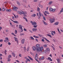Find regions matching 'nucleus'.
I'll return each instance as SVG.
<instances>
[{
    "label": "nucleus",
    "instance_id": "52",
    "mask_svg": "<svg viewBox=\"0 0 63 63\" xmlns=\"http://www.w3.org/2000/svg\"><path fill=\"white\" fill-rule=\"evenodd\" d=\"M6 52H7V51L6 50H5V51H4V53L6 54H7V53H6Z\"/></svg>",
    "mask_w": 63,
    "mask_h": 63
},
{
    "label": "nucleus",
    "instance_id": "20",
    "mask_svg": "<svg viewBox=\"0 0 63 63\" xmlns=\"http://www.w3.org/2000/svg\"><path fill=\"white\" fill-rule=\"evenodd\" d=\"M58 24H59V22H57L55 23V24L56 25H58Z\"/></svg>",
    "mask_w": 63,
    "mask_h": 63
},
{
    "label": "nucleus",
    "instance_id": "5",
    "mask_svg": "<svg viewBox=\"0 0 63 63\" xmlns=\"http://www.w3.org/2000/svg\"><path fill=\"white\" fill-rule=\"evenodd\" d=\"M30 22L32 23V25H37V23L35 21L33 22L32 21H31Z\"/></svg>",
    "mask_w": 63,
    "mask_h": 63
},
{
    "label": "nucleus",
    "instance_id": "15",
    "mask_svg": "<svg viewBox=\"0 0 63 63\" xmlns=\"http://www.w3.org/2000/svg\"><path fill=\"white\" fill-rule=\"evenodd\" d=\"M50 51V50H49V48H47V49L45 50V51L46 52H48V51H49V52Z\"/></svg>",
    "mask_w": 63,
    "mask_h": 63
},
{
    "label": "nucleus",
    "instance_id": "19",
    "mask_svg": "<svg viewBox=\"0 0 63 63\" xmlns=\"http://www.w3.org/2000/svg\"><path fill=\"white\" fill-rule=\"evenodd\" d=\"M5 39L6 41H7V42H9V38L8 37H6L5 38Z\"/></svg>",
    "mask_w": 63,
    "mask_h": 63
},
{
    "label": "nucleus",
    "instance_id": "58",
    "mask_svg": "<svg viewBox=\"0 0 63 63\" xmlns=\"http://www.w3.org/2000/svg\"><path fill=\"white\" fill-rule=\"evenodd\" d=\"M12 19L13 20H15V17L14 16H13L12 17Z\"/></svg>",
    "mask_w": 63,
    "mask_h": 63
},
{
    "label": "nucleus",
    "instance_id": "3",
    "mask_svg": "<svg viewBox=\"0 0 63 63\" xmlns=\"http://www.w3.org/2000/svg\"><path fill=\"white\" fill-rule=\"evenodd\" d=\"M18 13L19 15H21V14H25V13L27 15V12H23L22 11H21V12L19 11Z\"/></svg>",
    "mask_w": 63,
    "mask_h": 63
},
{
    "label": "nucleus",
    "instance_id": "42",
    "mask_svg": "<svg viewBox=\"0 0 63 63\" xmlns=\"http://www.w3.org/2000/svg\"><path fill=\"white\" fill-rule=\"evenodd\" d=\"M58 31L60 33V34H61V32H60V31L59 30V29H58Z\"/></svg>",
    "mask_w": 63,
    "mask_h": 63
},
{
    "label": "nucleus",
    "instance_id": "21",
    "mask_svg": "<svg viewBox=\"0 0 63 63\" xmlns=\"http://www.w3.org/2000/svg\"><path fill=\"white\" fill-rule=\"evenodd\" d=\"M28 57L31 60H32V61H33V59H32V58H31V57H30L29 56H28Z\"/></svg>",
    "mask_w": 63,
    "mask_h": 63
},
{
    "label": "nucleus",
    "instance_id": "27",
    "mask_svg": "<svg viewBox=\"0 0 63 63\" xmlns=\"http://www.w3.org/2000/svg\"><path fill=\"white\" fill-rule=\"evenodd\" d=\"M52 1H50L48 3V4H49V5H50V4H52Z\"/></svg>",
    "mask_w": 63,
    "mask_h": 63
},
{
    "label": "nucleus",
    "instance_id": "8",
    "mask_svg": "<svg viewBox=\"0 0 63 63\" xmlns=\"http://www.w3.org/2000/svg\"><path fill=\"white\" fill-rule=\"evenodd\" d=\"M14 39H15V41L16 42L17 44H18L19 43V42H18V40H17V38L16 37H14Z\"/></svg>",
    "mask_w": 63,
    "mask_h": 63
},
{
    "label": "nucleus",
    "instance_id": "22",
    "mask_svg": "<svg viewBox=\"0 0 63 63\" xmlns=\"http://www.w3.org/2000/svg\"><path fill=\"white\" fill-rule=\"evenodd\" d=\"M26 47H24L23 49L25 52H26Z\"/></svg>",
    "mask_w": 63,
    "mask_h": 63
},
{
    "label": "nucleus",
    "instance_id": "17",
    "mask_svg": "<svg viewBox=\"0 0 63 63\" xmlns=\"http://www.w3.org/2000/svg\"><path fill=\"white\" fill-rule=\"evenodd\" d=\"M43 22L45 25H47V23L45 22L44 20H43Z\"/></svg>",
    "mask_w": 63,
    "mask_h": 63
},
{
    "label": "nucleus",
    "instance_id": "61",
    "mask_svg": "<svg viewBox=\"0 0 63 63\" xmlns=\"http://www.w3.org/2000/svg\"><path fill=\"white\" fill-rule=\"evenodd\" d=\"M2 29V27L0 26V30H1Z\"/></svg>",
    "mask_w": 63,
    "mask_h": 63
},
{
    "label": "nucleus",
    "instance_id": "12",
    "mask_svg": "<svg viewBox=\"0 0 63 63\" xmlns=\"http://www.w3.org/2000/svg\"><path fill=\"white\" fill-rule=\"evenodd\" d=\"M25 42V39H22L21 41V43L22 44H24V42Z\"/></svg>",
    "mask_w": 63,
    "mask_h": 63
},
{
    "label": "nucleus",
    "instance_id": "26",
    "mask_svg": "<svg viewBox=\"0 0 63 63\" xmlns=\"http://www.w3.org/2000/svg\"><path fill=\"white\" fill-rule=\"evenodd\" d=\"M47 36H49V37H50V38H52V37L51 36V35H50L49 34H47Z\"/></svg>",
    "mask_w": 63,
    "mask_h": 63
},
{
    "label": "nucleus",
    "instance_id": "59",
    "mask_svg": "<svg viewBox=\"0 0 63 63\" xmlns=\"http://www.w3.org/2000/svg\"><path fill=\"white\" fill-rule=\"evenodd\" d=\"M42 42H45V40H44V39H42Z\"/></svg>",
    "mask_w": 63,
    "mask_h": 63
},
{
    "label": "nucleus",
    "instance_id": "39",
    "mask_svg": "<svg viewBox=\"0 0 63 63\" xmlns=\"http://www.w3.org/2000/svg\"><path fill=\"white\" fill-rule=\"evenodd\" d=\"M27 61H29V62H30V60L27 58Z\"/></svg>",
    "mask_w": 63,
    "mask_h": 63
},
{
    "label": "nucleus",
    "instance_id": "32",
    "mask_svg": "<svg viewBox=\"0 0 63 63\" xmlns=\"http://www.w3.org/2000/svg\"><path fill=\"white\" fill-rule=\"evenodd\" d=\"M44 47H47V44H45L44 45H43V46Z\"/></svg>",
    "mask_w": 63,
    "mask_h": 63
},
{
    "label": "nucleus",
    "instance_id": "36",
    "mask_svg": "<svg viewBox=\"0 0 63 63\" xmlns=\"http://www.w3.org/2000/svg\"><path fill=\"white\" fill-rule=\"evenodd\" d=\"M6 11L7 12H11V10L10 9H9L8 10H6Z\"/></svg>",
    "mask_w": 63,
    "mask_h": 63
},
{
    "label": "nucleus",
    "instance_id": "31",
    "mask_svg": "<svg viewBox=\"0 0 63 63\" xmlns=\"http://www.w3.org/2000/svg\"><path fill=\"white\" fill-rule=\"evenodd\" d=\"M35 58H38V54H36L35 56Z\"/></svg>",
    "mask_w": 63,
    "mask_h": 63
},
{
    "label": "nucleus",
    "instance_id": "16",
    "mask_svg": "<svg viewBox=\"0 0 63 63\" xmlns=\"http://www.w3.org/2000/svg\"><path fill=\"white\" fill-rule=\"evenodd\" d=\"M57 61L58 62V63H60V59L59 58H58L56 59Z\"/></svg>",
    "mask_w": 63,
    "mask_h": 63
},
{
    "label": "nucleus",
    "instance_id": "51",
    "mask_svg": "<svg viewBox=\"0 0 63 63\" xmlns=\"http://www.w3.org/2000/svg\"><path fill=\"white\" fill-rule=\"evenodd\" d=\"M25 14H26V13H25V14H23L24 15V16H25V17H26V16H27V15H26Z\"/></svg>",
    "mask_w": 63,
    "mask_h": 63
},
{
    "label": "nucleus",
    "instance_id": "30",
    "mask_svg": "<svg viewBox=\"0 0 63 63\" xmlns=\"http://www.w3.org/2000/svg\"><path fill=\"white\" fill-rule=\"evenodd\" d=\"M33 37L35 38H39V37L38 36H36L35 35L33 36Z\"/></svg>",
    "mask_w": 63,
    "mask_h": 63
},
{
    "label": "nucleus",
    "instance_id": "2",
    "mask_svg": "<svg viewBox=\"0 0 63 63\" xmlns=\"http://www.w3.org/2000/svg\"><path fill=\"white\" fill-rule=\"evenodd\" d=\"M40 9L39 8V7H38L37 8V11L39 12V14L40 16H43V14H41V12H40Z\"/></svg>",
    "mask_w": 63,
    "mask_h": 63
},
{
    "label": "nucleus",
    "instance_id": "44",
    "mask_svg": "<svg viewBox=\"0 0 63 63\" xmlns=\"http://www.w3.org/2000/svg\"><path fill=\"white\" fill-rule=\"evenodd\" d=\"M30 38L32 40H34V38H33L32 36H31L30 37Z\"/></svg>",
    "mask_w": 63,
    "mask_h": 63
},
{
    "label": "nucleus",
    "instance_id": "24",
    "mask_svg": "<svg viewBox=\"0 0 63 63\" xmlns=\"http://www.w3.org/2000/svg\"><path fill=\"white\" fill-rule=\"evenodd\" d=\"M12 57V56L11 55H9L8 56V59H10V58Z\"/></svg>",
    "mask_w": 63,
    "mask_h": 63
},
{
    "label": "nucleus",
    "instance_id": "43",
    "mask_svg": "<svg viewBox=\"0 0 63 63\" xmlns=\"http://www.w3.org/2000/svg\"><path fill=\"white\" fill-rule=\"evenodd\" d=\"M45 40H46V41H47V42H49V40L47 39V38H45Z\"/></svg>",
    "mask_w": 63,
    "mask_h": 63
},
{
    "label": "nucleus",
    "instance_id": "50",
    "mask_svg": "<svg viewBox=\"0 0 63 63\" xmlns=\"http://www.w3.org/2000/svg\"><path fill=\"white\" fill-rule=\"evenodd\" d=\"M11 34H12V35H14V36H15V37H16V35H15V34H14V33H11Z\"/></svg>",
    "mask_w": 63,
    "mask_h": 63
},
{
    "label": "nucleus",
    "instance_id": "28",
    "mask_svg": "<svg viewBox=\"0 0 63 63\" xmlns=\"http://www.w3.org/2000/svg\"><path fill=\"white\" fill-rule=\"evenodd\" d=\"M62 12H63V8H62L61 9V11H60L61 14V13H62Z\"/></svg>",
    "mask_w": 63,
    "mask_h": 63
},
{
    "label": "nucleus",
    "instance_id": "49",
    "mask_svg": "<svg viewBox=\"0 0 63 63\" xmlns=\"http://www.w3.org/2000/svg\"><path fill=\"white\" fill-rule=\"evenodd\" d=\"M37 59H38V58H35V60L36 61L38 62H39V61H38V60H37Z\"/></svg>",
    "mask_w": 63,
    "mask_h": 63
},
{
    "label": "nucleus",
    "instance_id": "6",
    "mask_svg": "<svg viewBox=\"0 0 63 63\" xmlns=\"http://www.w3.org/2000/svg\"><path fill=\"white\" fill-rule=\"evenodd\" d=\"M19 28L21 30V31L20 32H23V29H22V26L20 25H19Z\"/></svg>",
    "mask_w": 63,
    "mask_h": 63
},
{
    "label": "nucleus",
    "instance_id": "41",
    "mask_svg": "<svg viewBox=\"0 0 63 63\" xmlns=\"http://www.w3.org/2000/svg\"><path fill=\"white\" fill-rule=\"evenodd\" d=\"M55 11V9H52V12H54V11Z\"/></svg>",
    "mask_w": 63,
    "mask_h": 63
},
{
    "label": "nucleus",
    "instance_id": "18",
    "mask_svg": "<svg viewBox=\"0 0 63 63\" xmlns=\"http://www.w3.org/2000/svg\"><path fill=\"white\" fill-rule=\"evenodd\" d=\"M47 59L48 60H49L50 61H52V59H51V58H50V57H48Z\"/></svg>",
    "mask_w": 63,
    "mask_h": 63
},
{
    "label": "nucleus",
    "instance_id": "1",
    "mask_svg": "<svg viewBox=\"0 0 63 63\" xmlns=\"http://www.w3.org/2000/svg\"><path fill=\"white\" fill-rule=\"evenodd\" d=\"M36 50L37 51H39L40 52V51H41L42 53V51L43 50V47L42 46L41 47H40V44H37L36 45Z\"/></svg>",
    "mask_w": 63,
    "mask_h": 63
},
{
    "label": "nucleus",
    "instance_id": "25",
    "mask_svg": "<svg viewBox=\"0 0 63 63\" xmlns=\"http://www.w3.org/2000/svg\"><path fill=\"white\" fill-rule=\"evenodd\" d=\"M23 19H24L26 20V21H27V22H28V20H27V18L25 17H23Z\"/></svg>",
    "mask_w": 63,
    "mask_h": 63
},
{
    "label": "nucleus",
    "instance_id": "23",
    "mask_svg": "<svg viewBox=\"0 0 63 63\" xmlns=\"http://www.w3.org/2000/svg\"><path fill=\"white\" fill-rule=\"evenodd\" d=\"M12 55H13V56L15 57H16V55H15V54L14 53H12Z\"/></svg>",
    "mask_w": 63,
    "mask_h": 63
},
{
    "label": "nucleus",
    "instance_id": "55",
    "mask_svg": "<svg viewBox=\"0 0 63 63\" xmlns=\"http://www.w3.org/2000/svg\"><path fill=\"white\" fill-rule=\"evenodd\" d=\"M23 30L25 31H27V30L25 28Z\"/></svg>",
    "mask_w": 63,
    "mask_h": 63
},
{
    "label": "nucleus",
    "instance_id": "11",
    "mask_svg": "<svg viewBox=\"0 0 63 63\" xmlns=\"http://www.w3.org/2000/svg\"><path fill=\"white\" fill-rule=\"evenodd\" d=\"M44 56L41 57V58H39V59L40 61H42L43 60H44Z\"/></svg>",
    "mask_w": 63,
    "mask_h": 63
},
{
    "label": "nucleus",
    "instance_id": "37",
    "mask_svg": "<svg viewBox=\"0 0 63 63\" xmlns=\"http://www.w3.org/2000/svg\"><path fill=\"white\" fill-rule=\"evenodd\" d=\"M17 4H18V5L19 6H20V3L18 1H17Z\"/></svg>",
    "mask_w": 63,
    "mask_h": 63
},
{
    "label": "nucleus",
    "instance_id": "33",
    "mask_svg": "<svg viewBox=\"0 0 63 63\" xmlns=\"http://www.w3.org/2000/svg\"><path fill=\"white\" fill-rule=\"evenodd\" d=\"M45 13H46V14H47L48 15H49V13L47 11H45Z\"/></svg>",
    "mask_w": 63,
    "mask_h": 63
},
{
    "label": "nucleus",
    "instance_id": "47",
    "mask_svg": "<svg viewBox=\"0 0 63 63\" xmlns=\"http://www.w3.org/2000/svg\"><path fill=\"white\" fill-rule=\"evenodd\" d=\"M29 47H28L27 49V51H29Z\"/></svg>",
    "mask_w": 63,
    "mask_h": 63
},
{
    "label": "nucleus",
    "instance_id": "7",
    "mask_svg": "<svg viewBox=\"0 0 63 63\" xmlns=\"http://www.w3.org/2000/svg\"><path fill=\"white\" fill-rule=\"evenodd\" d=\"M54 19H49V21H50L51 23H53L54 22Z\"/></svg>",
    "mask_w": 63,
    "mask_h": 63
},
{
    "label": "nucleus",
    "instance_id": "40",
    "mask_svg": "<svg viewBox=\"0 0 63 63\" xmlns=\"http://www.w3.org/2000/svg\"><path fill=\"white\" fill-rule=\"evenodd\" d=\"M34 28H37V25H34L33 26Z\"/></svg>",
    "mask_w": 63,
    "mask_h": 63
},
{
    "label": "nucleus",
    "instance_id": "14",
    "mask_svg": "<svg viewBox=\"0 0 63 63\" xmlns=\"http://www.w3.org/2000/svg\"><path fill=\"white\" fill-rule=\"evenodd\" d=\"M32 48L33 51H35V50H36V47H35V46L33 47H32Z\"/></svg>",
    "mask_w": 63,
    "mask_h": 63
},
{
    "label": "nucleus",
    "instance_id": "63",
    "mask_svg": "<svg viewBox=\"0 0 63 63\" xmlns=\"http://www.w3.org/2000/svg\"><path fill=\"white\" fill-rule=\"evenodd\" d=\"M61 32H63V30H62V29H61L60 30Z\"/></svg>",
    "mask_w": 63,
    "mask_h": 63
},
{
    "label": "nucleus",
    "instance_id": "29",
    "mask_svg": "<svg viewBox=\"0 0 63 63\" xmlns=\"http://www.w3.org/2000/svg\"><path fill=\"white\" fill-rule=\"evenodd\" d=\"M43 19L45 21H46V18L44 16H43Z\"/></svg>",
    "mask_w": 63,
    "mask_h": 63
},
{
    "label": "nucleus",
    "instance_id": "35",
    "mask_svg": "<svg viewBox=\"0 0 63 63\" xmlns=\"http://www.w3.org/2000/svg\"><path fill=\"white\" fill-rule=\"evenodd\" d=\"M52 8H50V12H52Z\"/></svg>",
    "mask_w": 63,
    "mask_h": 63
},
{
    "label": "nucleus",
    "instance_id": "45",
    "mask_svg": "<svg viewBox=\"0 0 63 63\" xmlns=\"http://www.w3.org/2000/svg\"><path fill=\"white\" fill-rule=\"evenodd\" d=\"M9 31V30L8 29H6V32H8Z\"/></svg>",
    "mask_w": 63,
    "mask_h": 63
},
{
    "label": "nucleus",
    "instance_id": "62",
    "mask_svg": "<svg viewBox=\"0 0 63 63\" xmlns=\"http://www.w3.org/2000/svg\"><path fill=\"white\" fill-rule=\"evenodd\" d=\"M35 41H36V42H38V39H35Z\"/></svg>",
    "mask_w": 63,
    "mask_h": 63
},
{
    "label": "nucleus",
    "instance_id": "9",
    "mask_svg": "<svg viewBox=\"0 0 63 63\" xmlns=\"http://www.w3.org/2000/svg\"><path fill=\"white\" fill-rule=\"evenodd\" d=\"M54 33L55 35V31H52L51 32V34L52 36H54V34L53 33Z\"/></svg>",
    "mask_w": 63,
    "mask_h": 63
},
{
    "label": "nucleus",
    "instance_id": "60",
    "mask_svg": "<svg viewBox=\"0 0 63 63\" xmlns=\"http://www.w3.org/2000/svg\"><path fill=\"white\" fill-rule=\"evenodd\" d=\"M8 44L9 45H11V43H10V42H8Z\"/></svg>",
    "mask_w": 63,
    "mask_h": 63
},
{
    "label": "nucleus",
    "instance_id": "13",
    "mask_svg": "<svg viewBox=\"0 0 63 63\" xmlns=\"http://www.w3.org/2000/svg\"><path fill=\"white\" fill-rule=\"evenodd\" d=\"M37 29H36V28H33L32 29V31H33V32H36V31H37Z\"/></svg>",
    "mask_w": 63,
    "mask_h": 63
},
{
    "label": "nucleus",
    "instance_id": "54",
    "mask_svg": "<svg viewBox=\"0 0 63 63\" xmlns=\"http://www.w3.org/2000/svg\"><path fill=\"white\" fill-rule=\"evenodd\" d=\"M16 62H18V63H20V62L18 61V60H16Z\"/></svg>",
    "mask_w": 63,
    "mask_h": 63
},
{
    "label": "nucleus",
    "instance_id": "34",
    "mask_svg": "<svg viewBox=\"0 0 63 63\" xmlns=\"http://www.w3.org/2000/svg\"><path fill=\"white\" fill-rule=\"evenodd\" d=\"M36 16V15L35 14H34L32 15V16H34V17H35V16Z\"/></svg>",
    "mask_w": 63,
    "mask_h": 63
},
{
    "label": "nucleus",
    "instance_id": "56",
    "mask_svg": "<svg viewBox=\"0 0 63 63\" xmlns=\"http://www.w3.org/2000/svg\"><path fill=\"white\" fill-rule=\"evenodd\" d=\"M19 57H21V54H19Z\"/></svg>",
    "mask_w": 63,
    "mask_h": 63
},
{
    "label": "nucleus",
    "instance_id": "64",
    "mask_svg": "<svg viewBox=\"0 0 63 63\" xmlns=\"http://www.w3.org/2000/svg\"><path fill=\"white\" fill-rule=\"evenodd\" d=\"M29 31L31 33H33V32H32V31L31 30H29Z\"/></svg>",
    "mask_w": 63,
    "mask_h": 63
},
{
    "label": "nucleus",
    "instance_id": "53",
    "mask_svg": "<svg viewBox=\"0 0 63 63\" xmlns=\"http://www.w3.org/2000/svg\"><path fill=\"white\" fill-rule=\"evenodd\" d=\"M2 11L3 12H4V11H5V9L4 8H3L2 9Z\"/></svg>",
    "mask_w": 63,
    "mask_h": 63
},
{
    "label": "nucleus",
    "instance_id": "57",
    "mask_svg": "<svg viewBox=\"0 0 63 63\" xmlns=\"http://www.w3.org/2000/svg\"><path fill=\"white\" fill-rule=\"evenodd\" d=\"M34 1L35 2H38V0H34Z\"/></svg>",
    "mask_w": 63,
    "mask_h": 63
},
{
    "label": "nucleus",
    "instance_id": "38",
    "mask_svg": "<svg viewBox=\"0 0 63 63\" xmlns=\"http://www.w3.org/2000/svg\"><path fill=\"white\" fill-rule=\"evenodd\" d=\"M51 47L53 49V50H55V48H54V47H53V46H51Z\"/></svg>",
    "mask_w": 63,
    "mask_h": 63
},
{
    "label": "nucleus",
    "instance_id": "46",
    "mask_svg": "<svg viewBox=\"0 0 63 63\" xmlns=\"http://www.w3.org/2000/svg\"><path fill=\"white\" fill-rule=\"evenodd\" d=\"M15 34H16L17 33V31H16V30L15 31Z\"/></svg>",
    "mask_w": 63,
    "mask_h": 63
},
{
    "label": "nucleus",
    "instance_id": "10",
    "mask_svg": "<svg viewBox=\"0 0 63 63\" xmlns=\"http://www.w3.org/2000/svg\"><path fill=\"white\" fill-rule=\"evenodd\" d=\"M10 20H11L12 21H13V22H14V23H17V24H18V22L17 21H13V20H12V19H10Z\"/></svg>",
    "mask_w": 63,
    "mask_h": 63
},
{
    "label": "nucleus",
    "instance_id": "48",
    "mask_svg": "<svg viewBox=\"0 0 63 63\" xmlns=\"http://www.w3.org/2000/svg\"><path fill=\"white\" fill-rule=\"evenodd\" d=\"M24 34L23 33H20V36H22V35H24Z\"/></svg>",
    "mask_w": 63,
    "mask_h": 63
},
{
    "label": "nucleus",
    "instance_id": "4",
    "mask_svg": "<svg viewBox=\"0 0 63 63\" xmlns=\"http://www.w3.org/2000/svg\"><path fill=\"white\" fill-rule=\"evenodd\" d=\"M13 7V10L14 11H17V9H18V8L17 7L14 6H12Z\"/></svg>",
    "mask_w": 63,
    "mask_h": 63
}]
</instances>
